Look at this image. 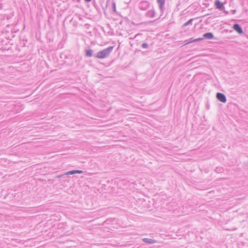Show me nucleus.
<instances>
[{
	"label": "nucleus",
	"mask_w": 248,
	"mask_h": 248,
	"mask_svg": "<svg viewBox=\"0 0 248 248\" xmlns=\"http://www.w3.org/2000/svg\"><path fill=\"white\" fill-rule=\"evenodd\" d=\"M112 49V47H110L103 50H102L97 54L96 57L100 59L105 58L109 54Z\"/></svg>",
	"instance_id": "nucleus-1"
},
{
	"label": "nucleus",
	"mask_w": 248,
	"mask_h": 248,
	"mask_svg": "<svg viewBox=\"0 0 248 248\" xmlns=\"http://www.w3.org/2000/svg\"><path fill=\"white\" fill-rule=\"evenodd\" d=\"M82 173V171L76 170L68 171V172H67V174H74L75 173Z\"/></svg>",
	"instance_id": "nucleus-6"
},
{
	"label": "nucleus",
	"mask_w": 248,
	"mask_h": 248,
	"mask_svg": "<svg viewBox=\"0 0 248 248\" xmlns=\"http://www.w3.org/2000/svg\"><path fill=\"white\" fill-rule=\"evenodd\" d=\"M215 4L217 8L222 9L223 8V4L219 0H216Z\"/></svg>",
	"instance_id": "nucleus-4"
},
{
	"label": "nucleus",
	"mask_w": 248,
	"mask_h": 248,
	"mask_svg": "<svg viewBox=\"0 0 248 248\" xmlns=\"http://www.w3.org/2000/svg\"><path fill=\"white\" fill-rule=\"evenodd\" d=\"M86 55L88 57H91L92 56V51L91 50L87 51Z\"/></svg>",
	"instance_id": "nucleus-9"
},
{
	"label": "nucleus",
	"mask_w": 248,
	"mask_h": 248,
	"mask_svg": "<svg viewBox=\"0 0 248 248\" xmlns=\"http://www.w3.org/2000/svg\"><path fill=\"white\" fill-rule=\"evenodd\" d=\"M143 240L147 243H154V242L152 240H147V239L146 238H145L143 239Z\"/></svg>",
	"instance_id": "nucleus-10"
},
{
	"label": "nucleus",
	"mask_w": 248,
	"mask_h": 248,
	"mask_svg": "<svg viewBox=\"0 0 248 248\" xmlns=\"http://www.w3.org/2000/svg\"><path fill=\"white\" fill-rule=\"evenodd\" d=\"M203 37L208 39H212L214 37L213 34L212 33L208 32L203 34Z\"/></svg>",
	"instance_id": "nucleus-5"
},
{
	"label": "nucleus",
	"mask_w": 248,
	"mask_h": 248,
	"mask_svg": "<svg viewBox=\"0 0 248 248\" xmlns=\"http://www.w3.org/2000/svg\"><path fill=\"white\" fill-rule=\"evenodd\" d=\"M157 2L159 4L160 7H162L164 4L165 0H157Z\"/></svg>",
	"instance_id": "nucleus-7"
},
{
	"label": "nucleus",
	"mask_w": 248,
	"mask_h": 248,
	"mask_svg": "<svg viewBox=\"0 0 248 248\" xmlns=\"http://www.w3.org/2000/svg\"><path fill=\"white\" fill-rule=\"evenodd\" d=\"M233 28L238 33L241 34L243 33L242 30L241 28L240 27V26L238 24H234L233 25Z\"/></svg>",
	"instance_id": "nucleus-3"
},
{
	"label": "nucleus",
	"mask_w": 248,
	"mask_h": 248,
	"mask_svg": "<svg viewBox=\"0 0 248 248\" xmlns=\"http://www.w3.org/2000/svg\"><path fill=\"white\" fill-rule=\"evenodd\" d=\"M193 20V19H190L188 21H187L186 22L184 25V27H186L189 24H190Z\"/></svg>",
	"instance_id": "nucleus-8"
},
{
	"label": "nucleus",
	"mask_w": 248,
	"mask_h": 248,
	"mask_svg": "<svg viewBox=\"0 0 248 248\" xmlns=\"http://www.w3.org/2000/svg\"><path fill=\"white\" fill-rule=\"evenodd\" d=\"M86 1H90L91 0H85Z\"/></svg>",
	"instance_id": "nucleus-13"
},
{
	"label": "nucleus",
	"mask_w": 248,
	"mask_h": 248,
	"mask_svg": "<svg viewBox=\"0 0 248 248\" xmlns=\"http://www.w3.org/2000/svg\"><path fill=\"white\" fill-rule=\"evenodd\" d=\"M217 98L218 100L222 103H225L226 101L225 96L221 93H217Z\"/></svg>",
	"instance_id": "nucleus-2"
},
{
	"label": "nucleus",
	"mask_w": 248,
	"mask_h": 248,
	"mask_svg": "<svg viewBox=\"0 0 248 248\" xmlns=\"http://www.w3.org/2000/svg\"><path fill=\"white\" fill-rule=\"evenodd\" d=\"M142 47L143 48H147L148 47V45L146 43H143L142 45Z\"/></svg>",
	"instance_id": "nucleus-11"
},
{
	"label": "nucleus",
	"mask_w": 248,
	"mask_h": 248,
	"mask_svg": "<svg viewBox=\"0 0 248 248\" xmlns=\"http://www.w3.org/2000/svg\"><path fill=\"white\" fill-rule=\"evenodd\" d=\"M202 40L201 38H198V39H195L194 40H193L192 41H190V42H194V41H199V40Z\"/></svg>",
	"instance_id": "nucleus-12"
}]
</instances>
